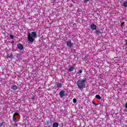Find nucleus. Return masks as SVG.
Masks as SVG:
<instances>
[{"instance_id":"2","label":"nucleus","mask_w":127,"mask_h":127,"mask_svg":"<svg viewBox=\"0 0 127 127\" xmlns=\"http://www.w3.org/2000/svg\"><path fill=\"white\" fill-rule=\"evenodd\" d=\"M37 34L35 32H32L31 33L28 34V41L29 42H34L35 38H36Z\"/></svg>"},{"instance_id":"24","label":"nucleus","mask_w":127,"mask_h":127,"mask_svg":"<svg viewBox=\"0 0 127 127\" xmlns=\"http://www.w3.org/2000/svg\"><path fill=\"white\" fill-rule=\"evenodd\" d=\"M125 107H126V109H127V102L126 103V104L125 105Z\"/></svg>"},{"instance_id":"16","label":"nucleus","mask_w":127,"mask_h":127,"mask_svg":"<svg viewBox=\"0 0 127 127\" xmlns=\"http://www.w3.org/2000/svg\"><path fill=\"white\" fill-rule=\"evenodd\" d=\"M7 57L8 58H12V55L7 54Z\"/></svg>"},{"instance_id":"18","label":"nucleus","mask_w":127,"mask_h":127,"mask_svg":"<svg viewBox=\"0 0 127 127\" xmlns=\"http://www.w3.org/2000/svg\"><path fill=\"white\" fill-rule=\"evenodd\" d=\"M15 116H19V114H18V113H15L13 114V116L15 117Z\"/></svg>"},{"instance_id":"15","label":"nucleus","mask_w":127,"mask_h":127,"mask_svg":"<svg viewBox=\"0 0 127 127\" xmlns=\"http://www.w3.org/2000/svg\"><path fill=\"white\" fill-rule=\"evenodd\" d=\"M123 5H124V6H125V7H127V1H124L123 3Z\"/></svg>"},{"instance_id":"17","label":"nucleus","mask_w":127,"mask_h":127,"mask_svg":"<svg viewBox=\"0 0 127 127\" xmlns=\"http://www.w3.org/2000/svg\"><path fill=\"white\" fill-rule=\"evenodd\" d=\"M73 103H74V104H76L77 103V99L76 98H74L73 99Z\"/></svg>"},{"instance_id":"8","label":"nucleus","mask_w":127,"mask_h":127,"mask_svg":"<svg viewBox=\"0 0 127 127\" xmlns=\"http://www.w3.org/2000/svg\"><path fill=\"white\" fill-rule=\"evenodd\" d=\"M11 88L12 89V90L15 91V90H17V86H16V85H12Z\"/></svg>"},{"instance_id":"10","label":"nucleus","mask_w":127,"mask_h":127,"mask_svg":"<svg viewBox=\"0 0 127 127\" xmlns=\"http://www.w3.org/2000/svg\"><path fill=\"white\" fill-rule=\"evenodd\" d=\"M59 126V125L57 123H54L53 125V127H58Z\"/></svg>"},{"instance_id":"4","label":"nucleus","mask_w":127,"mask_h":127,"mask_svg":"<svg viewBox=\"0 0 127 127\" xmlns=\"http://www.w3.org/2000/svg\"><path fill=\"white\" fill-rule=\"evenodd\" d=\"M17 46L18 48V49H20V50H23V46H22V45L20 43H18L17 45Z\"/></svg>"},{"instance_id":"6","label":"nucleus","mask_w":127,"mask_h":127,"mask_svg":"<svg viewBox=\"0 0 127 127\" xmlns=\"http://www.w3.org/2000/svg\"><path fill=\"white\" fill-rule=\"evenodd\" d=\"M59 94H60V96L61 98H63V97H64V96H65V92H64L63 91H61V92H60Z\"/></svg>"},{"instance_id":"1","label":"nucleus","mask_w":127,"mask_h":127,"mask_svg":"<svg viewBox=\"0 0 127 127\" xmlns=\"http://www.w3.org/2000/svg\"><path fill=\"white\" fill-rule=\"evenodd\" d=\"M87 79H79L76 82L77 86L79 90H83L86 87V80Z\"/></svg>"},{"instance_id":"12","label":"nucleus","mask_w":127,"mask_h":127,"mask_svg":"<svg viewBox=\"0 0 127 127\" xmlns=\"http://www.w3.org/2000/svg\"><path fill=\"white\" fill-rule=\"evenodd\" d=\"M73 70H74V66L70 67L68 69V71H69V72H72V71H73Z\"/></svg>"},{"instance_id":"19","label":"nucleus","mask_w":127,"mask_h":127,"mask_svg":"<svg viewBox=\"0 0 127 127\" xmlns=\"http://www.w3.org/2000/svg\"><path fill=\"white\" fill-rule=\"evenodd\" d=\"M9 37L11 39H13L14 38V37L11 34L10 35Z\"/></svg>"},{"instance_id":"20","label":"nucleus","mask_w":127,"mask_h":127,"mask_svg":"<svg viewBox=\"0 0 127 127\" xmlns=\"http://www.w3.org/2000/svg\"><path fill=\"white\" fill-rule=\"evenodd\" d=\"M82 72H83V71H82L81 69H80V70L78 71V74H81V73H82Z\"/></svg>"},{"instance_id":"27","label":"nucleus","mask_w":127,"mask_h":127,"mask_svg":"<svg viewBox=\"0 0 127 127\" xmlns=\"http://www.w3.org/2000/svg\"><path fill=\"white\" fill-rule=\"evenodd\" d=\"M34 99V97L32 98V100H33Z\"/></svg>"},{"instance_id":"28","label":"nucleus","mask_w":127,"mask_h":127,"mask_svg":"<svg viewBox=\"0 0 127 127\" xmlns=\"http://www.w3.org/2000/svg\"><path fill=\"white\" fill-rule=\"evenodd\" d=\"M115 59L117 58V57H114Z\"/></svg>"},{"instance_id":"22","label":"nucleus","mask_w":127,"mask_h":127,"mask_svg":"<svg viewBox=\"0 0 127 127\" xmlns=\"http://www.w3.org/2000/svg\"><path fill=\"white\" fill-rule=\"evenodd\" d=\"M124 24H125V22H122L121 24V26L123 27V25H124Z\"/></svg>"},{"instance_id":"14","label":"nucleus","mask_w":127,"mask_h":127,"mask_svg":"<svg viewBox=\"0 0 127 127\" xmlns=\"http://www.w3.org/2000/svg\"><path fill=\"white\" fill-rule=\"evenodd\" d=\"M95 32H96V34H97L98 35L99 34H101V31H100V30H96Z\"/></svg>"},{"instance_id":"26","label":"nucleus","mask_w":127,"mask_h":127,"mask_svg":"<svg viewBox=\"0 0 127 127\" xmlns=\"http://www.w3.org/2000/svg\"><path fill=\"white\" fill-rule=\"evenodd\" d=\"M125 112H127V108L125 109Z\"/></svg>"},{"instance_id":"7","label":"nucleus","mask_w":127,"mask_h":127,"mask_svg":"<svg viewBox=\"0 0 127 127\" xmlns=\"http://www.w3.org/2000/svg\"><path fill=\"white\" fill-rule=\"evenodd\" d=\"M47 126H49V127H51L52 126V123L51 122V120H48L46 121Z\"/></svg>"},{"instance_id":"25","label":"nucleus","mask_w":127,"mask_h":127,"mask_svg":"<svg viewBox=\"0 0 127 127\" xmlns=\"http://www.w3.org/2000/svg\"><path fill=\"white\" fill-rule=\"evenodd\" d=\"M84 0V1L88 2V1H89V0Z\"/></svg>"},{"instance_id":"5","label":"nucleus","mask_w":127,"mask_h":127,"mask_svg":"<svg viewBox=\"0 0 127 127\" xmlns=\"http://www.w3.org/2000/svg\"><path fill=\"white\" fill-rule=\"evenodd\" d=\"M66 45L68 46V47H73V43L70 41L66 42Z\"/></svg>"},{"instance_id":"23","label":"nucleus","mask_w":127,"mask_h":127,"mask_svg":"<svg viewBox=\"0 0 127 127\" xmlns=\"http://www.w3.org/2000/svg\"><path fill=\"white\" fill-rule=\"evenodd\" d=\"M17 126H18V124H14V127H17Z\"/></svg>"},{"instance_id":"9","label":"nucleus","mask_w":127,"mask_h":127,"mask_svg":"<svg viewBox=\"0 0 127 127\" xmlns=\"http://www.w3.org/2000/svg\"><path fill=\"white\" fill-rule=\"evenodd\" d=\"M57 87L58 89H60V88H62V84L60 82H58L57 84Z\"/></svg>"},{"instance_id":"11","label":"nucleus","mask_w":127,"mask_h":127,"mask_svg":"<svg viewBox=\"0 0 127 127\" xmlns=\"http://www.w3.org/2000/svg\"><path fill=\"white\" fill-rule=\"evenodd\" d=\"M95 98L96 99H98V100H101V99H102V98L101 97V96L99 95H96L95 96Z\"/></svg>"},{"instance_id":"21","label":"nucleus","mask_w":127,"mask_h":127,"mask_svg":"<svg viewBox=\"0 0 127 127\" xmlns=\"http://www.w3.org/2000/svg\"><path fill=\"white\" fill-rule=\"evenodd\" d=\"M2 125H3V122L0 123V127H2Z\"/></svg>"},{"instance_id":"3","label":"nucleus","mask_w":127,"mask_h":127,"mask_svg":"<svg viewBox=\"0 0 127 127\" xmlns=\"http://www.w3.org/2000/svg\"><path fill=\"white\" fill-rule=\"evenodd\" d=\"M90 28L92 30H96V29H97V26L95 25V24H92L90 25Z\"/></svg>"},{"instance_id":"13","label":"nucleus","mask_w":127,"mask_h":127,"mask_svg":"<svg viewBox=\"0 0 127 127\" xmlns=\"http://www.w3.org/2000/svg\"><path fill=\"white\" fill-rule=\"evenodd\" d=\"M12 121H13L15 123H16V122H17V120L15 118V116H13V117H12Z\"/></svg>"}]
</instances>
